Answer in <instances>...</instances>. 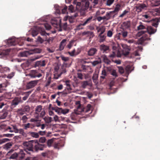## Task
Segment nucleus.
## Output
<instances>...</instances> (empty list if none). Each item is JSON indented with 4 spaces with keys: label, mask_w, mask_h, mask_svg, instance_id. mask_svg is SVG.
I'll return each mask as SVG.
<instances>
[{
    "label": "nucleus",
    "mask_w": 160,
    "mask_h": 160,
    "mask_svg": "<svg viewBox=\"0 0 160 160\" xmlns=\"http://www.w3.org/2000/svg\"><path fill=\"white\" fill-rule=\"evenodd\" d=\"M156 29H154L151 26H148L146 30H142L137 33V35L140 36L142 35L137 42L138 44L144 45V42L146 41L150 40L151 38L148 37V34L151 35L154 34L156 31Z\"/></svg>",
    "instance_id": "obj_1"
},
{
    "label": "nucleus",
    "mask_w": 160,
    "mask_h": 160,
    "mask_svg": "<svg viewBox=\"0 0 160 160\" xmlns=\"http://www.w3.org/2000/svg\"><path fill=\"white\" fill-rule=\"evenodd\" d=\"M82 2H78L76 6V9L79 11L81 15H84L86 12L88 11L89 8V2L87 0H82Z\"/></svg>",
    "instance_id": "obj_2"
},
{
    "label": "nucleus",
    "mask_w": 160,
    "mask_h": 160,
    "mask_svg": "<svg viewBox=\"0 0 160 160\" xmlns=\"http://www.w3.org/2000/svg\"><path fill=\"white\" fill-rule=\"evenodd\" d=\"M34 140H31L23 143L24 149L23 150L28 154H30V152H33Z\"/></svg>",
    "instance_id": "obj_3"
},
{
    "label": "nucleus",
    "mask_w": 160,
    "mask_h": 160,
    "mask_svg": "<svg viewBox=\"0 0 160 160\" xmlns=\"http://www.w3.org/2000/svg\"><path fill=\"white\" fill-rule=\"evenodd\" d=\"M34 143L33 152L42 151L47 147L46 145L40 144L37 140H34Z\"/></svg>",
    "instance_id": "obj_4"
},
{
    "label": "nucleus",
    "mask_w": 160,
    "mask_h": 160,
    "mask_svg": "<svg viewBox=\"0 0 160 160\" xmlns=\"http://www.w3.org/2000/svg\"><path fill=\"white\" fill-rule=\"evenodd\" d=\"M13 125H11L10 126H8L5 123H2L0 125V128L1 129L3 130L5 132H12V126Z\"/></svg>",
    "instance_id": "obj_5"
},
{
    "label": "nucleus",
    "mask_w": 160,
    "mask_h": 160,
    "mask_svg": "<svg viewBox=\"0 0 160 160\" xmlns=\"http://www.w3.org/2000/svg\"><path fill=\"white\" fill-rule=\"evenodd\" d=\"M122 47L123 49L122 51L121 52V55H123L125 56L128 55L131 49L130 47L128 46L126 44H123L122 45Z\"/></svg>",
    "instance_id": "obj_6"
},
{
    "label": "nucleus",
    "mask_w": 160,
    "mask_h": 160,
    "mask_svg": "<svg viewBox=\"0 0 160 160\" xmlns=\"http://www.w3.org/2000/svg\"><path fill=\"white\" fill-rule=\"evenodd\" d=\"M12 132H14L16 133H19L24 136H26V134L24 132V130L22 128L18 129L16 125H13V126H12Z\"/></svg>",
    "instance_id": "obj_7"
},
{
    "label": "nucleus",
    "mask_w": 160,
    "mask_h": 160,
    "mask_svg": "<svg viewBox=\"0 0 160 160\" xmlns=\"http://www.w3.org/2000/svg\"><path fill=\"white\" fill-rule=\"evenodd\" d=\"M147 7V6L144 3H138L135 7L136 11L138 12H141L142 10L146 9Z\"/></svg>",
    "instance_id": "obj_8"
},
{
    "label": "nucleus",
    "mask_w": 160,
    "mask_h": 160,
    "mask_svg": "<svg viewBox=\"0 0 160 160\" xmlns=\"http://www.w3.org/2000/svg\"><path fill=\"white\" fill-rule=\"evenodd\" d=\"M99 49L100 51L103 53H107L109 51V46L104 44L100 45Z\"/></svg>",
    "instance_id": "obj_9"
},
{
    "label": "nucleus",
    "mask_w": 160,
    "mask_h": 160,
    "mask_svg": "<svg viewBox=\"0 0 160 160\" xmlns=\"http://www.w3.org/2000/svg\"><path fill=\"white\" fill-rule=\"evenodd\" d=\"M28 75L32 78H34L36 77L40 78L42 76V75L39 73L36 70H31L28 74Z\"/></svg>",
    "instance_id": "obj_10"
},
{
    "label": "nucleus",
    "mask_w": 160,
    "mask_h": 160,
    "mask_svg": "<svg viewBox=\"0 0 160 160\" xmlns=\"http://www.w3.org/2000/svg\"><path fill=\"white\" fill-rule=\"evenodd\" d=\"M18 43V39L15 38H9L7 41V44L9 46H14Z\"/></svg>",
    "instance_id": "obj_11"
},
{
    "label": "nucleus",
    "mask_w": 160,
    "mask_h": 160,
    "mask_svg": "<svg viewBox=\"0 0 160 160\" xmlns=\"http://www.w3.org/2000/svg\"><path fill=\"white\" fill-rule=\"evenodd\" d=\"M92 16L89 17L86 20L84 21V22H82L81 24L78 25L77 27V29H82V28L81 27V26H84L87 24L90 23L91 22V20L92 19Z\"/></svg>",
    "instance_id": "obj_12"
},
{
    "label": "nucleus",
    "mask_w": 160,
    "mask_h": 160,
    "mask_svg": "<svg viewBox=\"0 0 160 160\" xmlns=\"http://www.w3.org/2000/svg\"><path fill=\"white\" fill-rule=\"evenodd\" d=\"M98 49L94 48H91L87 51V54L90 56H92L97 53Z\"/></svg>",
    "instance_id": "obj_13"
},
{
    "label": "nucleus",
    "mask_w": 160,
    "mask_h": 160,
    "mask_svg": "<svg viewBox=\"0 0 160 160\" xmlns=\"http://www.w3.org/2000/svg\"><path fill=\"white\" fill-rule=\"evenodd\" d=\"M116 56L118 57H120L121 56V54L119 51H112V53L108 56V57L112 58V59Z\"/></svg>",
    "instance_id": "obj_14"
},
{
    "label": "nucleus",
    "mask_w": 160,
    "mask_h": 160,
    "mask_svg": "<svg viewBox=\"0 0 160 160\" xmlns=\"http://www.w3.org/2000/svg\"><path fill=\"white\" fill-rule=\"evenodd\" d=\"M38 81L37 80L32 81L28 83L26 85L27 89H29L34 87L37 84Z\"/></svg>",
    "instance_id": "obj_15"
},
{
    "label": "nucleus",
    "mask_w": 160,
    "mask_h": 160,
    "mask_svg": "<svg viewBox=\"0 0 160 160\" xmlns=\"http://www.w3.org/2000/svg\"><path fill=\"white\" fill-rule=\"evenodd\" d=\"M25 152L23 150H21L18 153L17 160H23L25 156Z\"/></svg>",
    "instance_id": "obj_16"
},
{
    "label": "nucleus",
    "mask_w": 160,
    "mask_h": 160,
    "mask_svg": "<svg viewBox=\"0 0 160 160\" xmlns=\"http://www.w3.org/2000/svg\"><path fill=\"white\" fill-rule=\"evenodd\" d=\"M61 20L60 19H56L55 20L52 19L51 23L54 27L58 28L61 25L60 23Z\"/></svg>",
    "instance_id": "obj_17"
},
{
    "label": "nucleus",
    "mask_w": 160,
    "mask_h": 160,
    "mask_svg": "<svg viewBox=\"0 0 160 160\" xmlns=\"http://www.w3.org/2000/svg\"><path fill=\"white\" fill-rule=\"evenodd\" d=\"M131 22L130 21H126L123 22L121 25L123 30L129 28L131 27Z\"/></svg>",
    "instance_id": "obj_18"
},
{
    "label": "nucleus",
    "mask_w": 160,
    "mask_h": 160,
    "mask_svg": "<svg viewBox=\"0 0 160 160\" xmlns=\"http://www.w3.org/2000/svg\"><path fill=\"white\" fill-rule=\"evenodd\" d=\"M22 102L21 98L16 97L12 100V105L15 106L17 105L19 103Z\"/></svg>",
    "instance_id": "obj_19"
},
{
    "label": "nucleus",
    "mask_w": 160,
    "mask_h": 160,
    "mask_svg": "<svg viewBox=\"0 0 160 160\" xmlns=\"http://www.w3.org/2000/svg\"><path fill=\"white\" fill-rule=\"evenodd\" d=\"M46 65L45 60L39 61H37L35 63V67H41L44 66Z\"/></svg>",
    "instance_id": "obj_20"
},
{
    "label": "nucleus",
    "mask_w": 160,
    "mask_h": 160,
    "mask_svg": "<svg viewBox=\"0 0 160 160\" xmlns=\"http://www.w3.org/2000/svg\"><path fill=\"white\" fill-rule=\"evenodd\" d=\"M103 62L107 65L110 64L111 61L108 59L106 55H103L102 56Z\"/></svg>",
    "instance_id": "obj_21"
},
{
    "label": "nucleus",
    "mask_w": 160,
    "mask_h": 160,
    "mask_svg": "<svg viewBox=\"0 0 160 160\" xmlns=\"http://www.w3.org/2000/svg\"><path fill=\"white\" fill-rule=\"evenodd\" d=\"M152 14L153 16H160V7L158 8H156L153 9L151 11Z\"/></svg>",
    "instance_id": "obj_22"
},
{
    "label": "nucleus",
    "mask_w": 160,
    "mask_h": 160,
    "mask_svg": "<svg viewBox=\"0 0 160 160\" xmlns=\"http://www.w3.org/2000/svg\"><path fill=\"white\" fill-rule=\"evenodd\" d=\"M67 41L66 39H63L61 42L59 46V48L60 50H62L63 49L64 46L66 44V42Z\"/></svg>",
    "instance_id": "obj_23"
},
{
    "label": "nucleus",
    "mask_w": 160,
    "mask_h": 160,
    "mask_svg": "<svg viewBox=\"0 0 160 160\" xmlns=\"http://www.w3.org/2000/svg\"><path fill=\"white\" fill-rule=\"evenodd\" d=\"M91 107L92 106L91 104H88L86 107L83 108V111L85 112H89L91 111Z\"/></svg>",
    "instance_id": "obj_24"
},
{
    "label": "nucleus",
    "mask_w": 160,
    "mask_h": 160,
    "mask_svg": "<svg viewBox=\"0 0 160 160\" xmlns=\"http://www.w3.org/2000/svg\"><path fill=\"white\" fill-rule=\"evenodd\" d=\"M152 25L157 28L158 24V22H159V20L158 19H155L154 20H152Z\"/></svg>",
    "instance_id": "obj_25"
},
{
    "label": "nucleus",
    "mask_w": 160,
    "mask_h": 160,
    "mask_svg": "<svg viewBox=\"0 0 160 160\" xmlns=\"http://www.w3.org/2000/svg\"><path fill=\"white\" fill-rule=\"evenodd\" d=\"M66 72V67L64 66H62L61 70V72L58 75V77H60L62 73H65Z\"/></svg>",
    "instance_id": "obj_26"
},
{
    "label": "nucleus",
    "mask_w": 160,
    "mask_h": 160,
    "mask_svg": "<svg viewBox=\"0 0 160 160\" xmlns=\"http://www.w3.org/2000/svg\"><path fill=\"white\" fill-rule=\"evenodd\" d=\"M98 74L96 73H94L93 74L92 79L94 82L95 83L97 82V79L98 78Z\"/></svg>",
    "instance_id": "obj_27"
},
{
    "label": "nucleus",
    "mask_w": 160,
    "mask_h": 160,
    "mask_svg": "<svg viewBox=\"0 0 160 160\" xmlns=\"http://www.w3.org/2000/svg\"><path fill=\"white\" fill-rule=\"evenodd\" d=\"M101 63V60L100 58H99L97 60H95L92 62V65L93 66H95L96 65Z\"/></svg>",
    "instance_id": "obj_28"
},
{
    "label": "nucleus",
    "mask_w": 160,
    "mask_h": 160,
    "mask_svg": "<svg viewBox=\"0 0 160 160\" xmlns=\"http://www.w3.org/2000/svg\"><path fill=\"white\" fill-rule=\"evenodd\" d=\"M121 7V6L119 4H117L116 6V7L114 8V10L112 11L113 13L117 12H118V11L120 10V8Z\"/></svg>",
    "instance_id": "obj_29"
},
{
    "label": "nucleus",
    "mask_w": 160,
    "mask_h": 160,
    "mask_svg": "<svg viewBox=\"0 0 160 160\" xmlns=\"http://www.w3.org/2000/svg\"><path fill=\"white\" fill-rule=\"evenodd\" d=\"M70 80H68L65 82V84L67 86V89L68 90H71L72 88L71 87V85L70 84Z\"/></svg>",
    "instance_id": "obj_30"
},
{
    "label": "nucleus",
    "mask_w": 160,
    "mask_h": 160,
    "mask_svg": "<svg viewBox=\"0 0 160 160\" xmlns=\"http://www.w3.org/2000/svg\"><path fill=\"white\" fill-rule=\"evenodd\" d=\"M142 17L144 19H147V20L146 21L147 22H149L151 21H152L151 19V17L148 15L145 14L143 15Z\"/></svg>",
    "instance_id": "obj_31"
},
{
    "label": "nucleus",
    "mask_w": 160,
    "mask_h": 160,
    "mask_svg": "<svg viewBox=\"0 0 160 160\" xmlns=\"http://www.w3.org/2000/svg\"><path fill=\"white\" fill-rule=\"evenodd\" d=\"M128 32L126 31H122L121 32L119 33V34L122 35L124 38H126L128 36Z\"/></svg>",
    "instance_id": "obj_32"
},
{
    "label": "nucleus",
    "mask_w": 160,
    "mask_h": 160,
    "mask_svg": "<svg viewBox=\"0 0 160 160\" xmlns=\"http://www.w3.org/2000/svg\"><path fill=\"white\" fill-rule=\"evenodd\" d=\"M0 67H1V70L3 72L10 71L9 68L8 67H3L2 65H0Z\"/></svg>",
    "instance_id": "obj_33"
},
{
    "label": "nucleus",
    "mask_w": 160,
    "mask_h": 160,
    "mask_svg": "<svg viewBox=\"0 0 160 160\" xmlns=\"http://www.w3.org/2000/svg\"><path fill=\"white\" fill-rule=\"evenodd\" d=\"M146 28H146L145 26L143 25L142 22H140V25L137 27V29L138 30L144 29H145L146 30Z\"/></svg>",
    "instance_id": "obj_34"
},
{
    "label": "nucleus",
    "mask_w": 160,
    "mask_h": 160,
    "mask_svg": "<svg viewBox=\"0 0 160 160\" xmlns=\"http://www.w3.org/2000/svg\"><path fill=\"white\" fill-rule=\"evenodd\" d=\"M60 26H59V27H60V28H63L64 30H66L67 29V22H65L63 24H62L61 21L60 23Z\"/></svg>",
    "instance_id": "obj_35"
},
{
    "label": "nucleus",
    "mask_w": 160,
    "mask_h": 160,
    "mask_svg": "<svg viewBox=\"0 0 160 160\" xmlns=\"http://www.w3.org/2000/svg\"><path fill=\"white\" fill-rule=\"evenodd\" d=\"M42 109V106L41 105L38 106L36 108V113L38 114V112H40Z\"/></svg>",
    "instance_id": "obj_36"
},
{
    "label": "nucleus",
    "mask_w": 160,
    "mask_h": 160,
    "mask_svg": "<svg viewBox=\"0 0 160 160\" xmlns=\"http://www.w3.org/2000/svg\"><path fill=\"white\" fill-rule=\"evenodd\" d=\"M88 85H90V84L87 81H83L82 82V86L83 88H85Z\"/></svg>",
    "instance_id": "obj_37"
},
{
    "label": "nucleus",
    "mask_w": 160,
    "mask_h": 160,
    "mask_svg": "<svg viewBox=\"0 0 160 160\" xmlns=\"http://www.w3.org/2000/svg\"><path fill=\"white\" fill-rule=\"evenodd\" d=\"M6 87L4 84H0V93L4 91L5 90V88Z\"/></svg>",
    "instance_id": "obj_38"
},
{
    "label": "nucleus",
    "mask_w": 160,
    "mask_h": 160,
    "mask_svg": "<svg viewBox=\"0 0 160 160\" xmlns=\"http://www.w3.org/2000/svg\"><path fill=\"white\" fill-rule=\"evenodd\" d=\"M18 153L14 152L13 154L11 155L10 157V158L12 159H16L17 160L18 157Z\"/></svg>",
    "instance_id": "obj_39"
},
{
    "label": "nucleus",
    "mask_w": 160,
    "mask_h": 160,
    "mask_svg": "<svg viewBox=\"0 0 160 160\" xmlns=\"http://www.w3.org/2000/svg\"><path fill=\"white\" fill-rule=\"evenodd\" d=\"M99 42H102L105 41L106 36L104 35L99 36Z\"/></svg>",
    "instance_id": "obj_40"
},
{
    "label": "nucleus",
    "mask_w": 160,
    "mask_h": 160,
    "mask_svg": "<svg viewBox=\"0 0 160 160\" xmlns=\"http://www.w3.org/2000/svg\"><path fill=\"white\" fill-rule=\"evenodd\" d=\"M46 139L44 137H42L40 138L38 142L39 143H44L46 141Z\"/></svg>",
    "instance_id": "obj_41"
},
{
    "label": "nucleus",
    "mask_w": 160,
    "mask_h": 160,
    "mask_svg": "<svg viewBox=\"0 0 160 160\" xmlns=\"http://www.w3.org/2000/svg\"><path fill=\"white\" fill-rule=\"evenodd\" d=\"M34 126L38 127H40L41 125V120H38L34 123Z\"/></svg>",
    "instance_id": "obj_42"
},
{
    "label": "nucleus",
    "mask_w": 160,
    "mask_h": 160,
    "mask_svg": "<svg viewBox=\"0 0 160 160\" xmlns=\"http://www.w3.org/2000/svg\"><path fill=\"white\" fill-rule=\"evenodd\" d=\"M75 41L74 40H71L69 42V43L67 47L69 49H70L73 44Z\"/></svg>",
    "instance_id": "obj_43"
},
{
    "label": "nucleus",
    "mask_w": 160,
    "mask_h": 160,
    "mask_svg": "<svg viewBox=\"0 0 160 160\" xmlns=\"http://www.w3.org/2000/svg\"><path fill=\"white\" fill-rule=\"evenodd\" d=\"M31 135L33 137L35 138H38L39 136L38 133L33 132H31Z\"/></svg>",
    "instance_id": "obj_44"
},
{
    "label": "nucleus",
    "mask_w": 160,
    "mask_h": 160,
    "mask_svg": "<svg viewBox=\"0 0 160 160\" xmlns=\"http://www.w3.org/2000/svg\"><path fill=\"white\" fill-rule=\"evenodd\" d=\"M53 142V139H48L47 141V145L49 147H50L51 146Z\"/></svg>",
    "instance_id": "obj_45"
},
{
    "label": "nucleus",
    "mask_w": 160,
    "mask_h": 160,
    "mask_svg": "<svg viewBox=\"0 0 160 160\" xmlns=\"http://www.w3.org/2000/svg\"><path fill=\"white\" fill-rule=\"evenodd\" d=\"M50 151L49 150H47L45 152H42V155L43 157H45L48 156V155L50 154Z\"/></svg>",
    "instance_id": "obj_46"
},
{
    "label": "nucleus",
    "mask_w": 160,
    "mask_h": 160,
    "mask_svg": "<svg viewBox=\"0 0 160 160\" xmlns=\"http://www.w3.org/2000/svg\"><path fill=\"white\" fill-rule=\"evenodd\" d=\"M113 13L112 12H110L108 13H107L106 14L107 19H109L112 17V14Z\"/></svg>",
    "instance_id": "obj_47"
},
{
    "label": "nucleus",
    "mask_w": 160,
    "mask_h": 160,
    "mask_svg": "<svg viewBox=\"0 0 160 160\" xmlns=\"http://www.w3.org/2000/svg\"><path fill=\"white\" fill-rule=\"evenodd\" d=\"M114 1V0H107L106 5L108 6H110L113 3Z\"/></svg>",
    "instance_id": "obj_48"
},
{
    "label": "nucleus",
    "mask_w": 160,
    "mask_h": 160,
    "mask_svg": "<svg viewBox=\"0 0 160 160\" xmlns=\"http://www.w3.org/2000/svg\"><path fill=\"white\" fill-rule=\"evenodd\" d=\"M8 114V112L6 111L4 112L2 115L1 116V119H5L7 117Z\"/></svg>",
    "instance_id": "obj_49"
},
{
    "label": "nucleus",
    "mask_w": 160,
    "mask_h": 160,
    "mask_svg": "<svg viewBox=\"0 0 160 160\" xmlns=\"http://www.w3.org/2000/svg\"><path fill=\"white\" fill-rule=\"evenodd\" d=\"M82 34L83 35H90L91 36L93 35V32H92L87 31V32H83L82 33Z\"/></svg>",
    "instance_id": "obj_50"
},
{
    "label": "nucleus",
    "mask_w": 160,
    "mask_h": 160,
    "mask_svg": "<svg viewBox=\"0 0 160 160\" xmlns=\"http://www.w3.org/2000/svg\"><path fill=\"white\" fill-rule=\"evenodd\" d=\"M68 20L70 23H72L74 22V18L73 16H69L68 18Z\"/></svg>",
    "instance_id": "obj_51"
},
{
    "label": "nucleus",
    "mask_w": 160,
    "mask_h": 160,
    "mask_svg": "<svg viewBox=\"0 0 160 160\" xmlns=\"http://www.w3.org/2000/svg\"><path fill=\"white\" fill-rule=\"evenodd\" d=\"M38 34V32L37 30H33L32 31V35L33 37L37 36Z\"/></svg>",
    "instance_id": "obj_52"
},
{
    "label": "nucleus",
    "mask_w": 160,
    "mask_h": 160,
    "mask_svg": "<svg viewBox=\"0 0 160 160\" xmlns=\"http://www.w3.org/2000/svg\"><path fill=\"white\" fill-rule=\"evenodd\" d=\"M111 74L114 76L115 78L118 76L117 73L115 70H113L111 72Z\"/></svg>",
    "instance_id": "obj_53"
},
{
    "label": "nucleus",
    "mask_w": 160,
    "mask_h": 160,
    "mask_svg": "<svg viewBox=\"0 0 160 160\" xmlns=\"http://www.w3.org/2000/svg\"><path fill=\"white\" fill-rule=\"evenodd\" d=\"M10 139L8 138H4L0 140V142L1 143H3L5 142L9 141Z\"/></svg>",
    "instance_id": "obj_54"
},
{
    "label": "nucleus",
    "mask_w": 160,
    "mask_h": 160,
    "mask_svg": "<svg viewBox=\"0 0 160 160\" xmlns=\"http://www.w3.org/2000/svg\"><path fill=\"white\" fill-rule=\"evenodd\" d=\"M67 7L65 6L64 8L62 10V14H65L67 13Z\"/></svg>",
    "instance_id": "obj_55"
},
{
    "label": "nucleus",
    "mask_w": 160,
    "mask_h": 160,
    "mask_svg": "<svg viewBox=\"0 0 160 160\" xmlns=\"http://www.w3.org/2000/svg\"><path fill=\"white\" fill-rule=\"evenodd\" d=\"M112 32L111 30H109L107 32V36L109 37H111L112 36Z\"/></svg>",
    "instance_id": "obj_56"
},
{
    "label": "nucleus",
    "mask_w": 160,
    "mask_h": 160,
    "mask_svg": "<svg viewBox=\"0 0 160 160\" xmlns=\"http://www.w3.org/2000/svg\"><path fill=\"white\" fill-rule=\"evenodd\" d=\"M44 26L46 29L47 30H50L51 28V26L50 25L46 23L44 24Z\"/></svg>",
    "instance_id": "obj_57"
},
{
    "label": "nucleus",
    "mask_w": 160,
    "mask_h": 160,
    "mask_svg": "<svg viewBox=\"0 0 160 160\" xmlns=\"http://www.w3.org/2000/svg\"><path fill=\"white\" fill-rule=\"evenodd\" d=\"M128 12V11L125 10L121 14L120 16L119 17L120 18H122L123 17L125 14H126Z\"/></svg>",
    "instance_id": "obj_58"
},
{
    "label": "nucleus",
    "mask_w": 160,
    "mask_h": 160,
    "mask_svg": "<svg viewBox=\"0 0 160 160\" xmlns=\"http://www.w3.org/2000/svg\"><path fill=\"white\" fill-rule=\"evenodd\" d=\"M13 135H14L13 134H3V137L11 138V137H12Z\"/></svg>",
    "instance_id": "obj_59"
},
{
    "label": "nucleus",
    "mask_w": 160,
    "mask_h": 160,
    "mask_svg": "<svg viewBox=\"0 0 160 160\" xmlns=\"http://www.w3.org/2000/svg\"><path fill=\"white\" fill-rule=\"evenodd\" d=\"M119 69V72H120V73L121 74H122L124 73V70L123 69V68L122 67H119L118 68Z\"/></svg>",
    "instance_id": "obj_60"
},
{
    "label": "nucleus",
    "mask_w": 160,
    "mask_h": 160,
    "mask_svg": "<svg viewBox=\"0 0 160 160\" xmlns=\"http://www.w3.org/2000/svg\"><path fill=\"white\" fill-rule=\"evenodd\" d=\"M30 123H28L27 124H25L24 126V128L25 130H27L28 128H30Z\"/></svg>",
    "instance_id": "obj_61"
},
{
    "label": "nucleus",
    "mask_w": 160,
    "mask_h": 160,
    "mask_svg": "<svg viewBox=\"0 0 160 160\" xmlns=\"http://www.w3.org/2000/svg\"><path fill=\"white\" fill-rule=\"evenodd\" d=\"M75 49H74L73 50L72 52H68V53L71 56H74L75 55Z\"/></svg>",
    "instance_id": "obj_62"
},
{
    "label": "nucleus",
    "mask_w": 160,
    "mask_h": 160,
    "mask_svg": "<svg viewBox=\"0 0 160 160\" xmlns=\"http://www.w3.org/2000/svg\"><path fill=\"white\" fill-rule=\"evenodd\" d=\"M37 41L41 43H42L44 42V40L40 36H38L37 38Z\"/></svg>",
    "instance_id": "obj_63"
},
{
    "label": "nucleus",
    "mask_w": 160,
    "mask_h": 160,
    "mask_svg": "<svg viewBox=\"0 0 160 160\" xmlns=\"http://www.w3.org/2000/svg\"><path fill=\"white\" fill-rule=\"evenodd\" d=\"M14 72H12L10 74L8 75V78H9L11 79L14 75Z\"/></svg>",
    "instance_id": "obj_64"
}]
</instances>
